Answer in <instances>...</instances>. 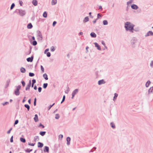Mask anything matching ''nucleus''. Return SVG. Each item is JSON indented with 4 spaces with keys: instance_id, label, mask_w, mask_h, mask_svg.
<instances>
[{
    "instance_id": "f257e3e1",
    "label": "nucleus",
    "mask_w": 153,
    "mask_h": 153,
    "mask_svg": "<svg viewBox=\"0 0 153 153\" xmlns=\"http://www.w3.org/2000/svg\"><path fill=\"white\" fill-rule=\"evenodd\" d=\"M134 25L129 22H127L125 23V27L126 31L133 33Z\"/></svg>"
},
{
    "instance_id": "f03ea898",
    "label": "nucleus",
    "mask_w": 153,
    "mask_h": 153,
    "mask_svg": "<svg viewBox=\"0 0 153 153\" xmlns=\"http://www.w3.org/2000/svg\"><path fill=\"white\" fill-rule=\"evenodd\" d=\"M137 39L135 37H133L130 41L131 46L132 48H135L137 46Z\"/></svg>"
},
{
    "instance_id": "7ed1b4c3",
    "label": "nucleus",
    "mask_w": 153,
    "mask_h": 153,
    "mask_svg": "<svg viewBox=\"0 0 153 153\" xmlns=\"http://www.w3.org/2000/svg\"><path fill=\"white\" fill-rule=\"evenodd\" d=\"M21 88V86L19 85L16 87V88L14 91V94L16 96H18L19 95L20 92L19 90Z\"/></svg>"
},
{
    "instance_id": "20e7f679",
    "label": "nucleus",
    "mask_w": 153,
    "mask_h": 153,
    "mask_svg": "<svg viewBox=\"0 0 153 153\" xmlns=\"http://www.w3.org/2000/svg\"><path fill=\"white\" fill-rule=\"evenodd\" d=\"M18 11L19 14L21 16H24L25 15L26 12L25 10L20 9L17 10Z\"/></svg>"
},
{
    "instance_id": "39448f33",
    "label": "nucleus",
    "mask_w": 153,
    "mask_h": 153,
    "mask_svg": "<svg viewBox=\"0 0 153 153\" xmlns=\"http://www.w3.org/2000/svg\"><path fill=\"white\" fill-rule=\"evenodd\" d=\"M105 82L103 79L99 80L98 81V84L99 85H101L102 84H105Z\"/></svg>"
},
{
    "instance_id": "423d86ee",
    "label": "nucleus",
    "mask_w": 153,
    "mask_h": 153,
    "mask_svg": "<svg viewBox=\"0 0 153 153\" xmlns=\"http://www.w3.org/2000/svg\"><path fill=\"white\" fill-rule=\"evenodd\" d=\"M150 36H153V32L151 31H149L145 35V36L147 37Z\"/></svg>"
},
{
    "instance_id": "0eeeda50",
    "label": "nucleus",
    "mask_w": 153,
    "mask_h": 153,
    "mask_svg": "<svg viewBox=\"0 0 153 153\" xmlns=\"http://www.w3.org/2000/svg\"><path fill=\"white\" fill-rule=\"evenodd\" d=\"M43 151L44 152H49V148L48 146H45L44 147Z\"/></svg>"
},
{
    "instance_id": "6e6552de",
    "label": "nucleus",
    "mask_w": 153,
    "mask_h": 153,
    "mask_svg": "<svg viewBox=\"0 0 153 153\" xmlns=\"http://www.w3.org/2000/svg\"><path fill=\"white\" fill-rule=\"evenodd\" d=\"M94 44L95 46V47H96L97 48V49L99 50H101V48L100 46V45L96 42L94 43Z\"/></svg>"
},
{
    "instance_id": "1a4fd4ad",
    "label": "nucleus",
    "mask_w": 153,
    "mask_h": 153,
    "mask_svg": "<svg viewBox=\"0 0 153 153\" xmlns=\"http://www.w3.org/2000/svg\"><path fill=\"white\" fill-rule=\"evenodd\" d=\"M71 138L69 137H68L66 138V141H67V144L68 145L70 144V141H71Z\"/></svg>"
},
{
    "instance_id": "9d476101",
    "label": "nucleus",
    "mask_w": 153,
    "mask_h": 153,
    "mask_svg": "<svg viewBox=\"0 0 153 153\" xmlns=\"http://www.w3.org/2000/svg\"><path fill=\"white\" fill-rule=\"evenodd\" d=\"M33 56H32L30 57H28L27 59V60L28 62H31L33 61Z\"/></svg>"
},
{
    "instance_id": "9b49d317",
    "label": "nucleus",
    "mask_w": 153,
    "mask_h": 153,
    "mask_svg": "<svg viewBox=\"0 0 153 153\" xmlns=\"http://www.w3.org/2000/svg\"><path fill=\"white\" fill-rule=\"evenodd\" d=\"M131 7L132 9L137 10L138 8V7L136 5L133 4L131 5Z\"/></svg>"
},
{
    "instance_id": "f8f14e48",
    "label": "nucleus",
    "mask_w": 153,
    "mask_h": 153,
    "mask_svg": "<svg viewBox=\"0 0 153 153\" xmlns=\"http://www.w3.org/2000/svg\"><path fill=\"white\" fill-rule=\"evenodd\" d=\"M44 144L43 143L40 142H38V147L39 148H41L43 147Z\"/></svg>"
},
{
    "instance_id": "ddd939ff",
    "label": "nucleus",
    "mask_w": 153,
    "mask_h": 153,
    "mask_svg": "<svg viewBox=\"0 0 153 153\" xmlns=\"http://www.w3.org/2000/svg\"><path fill=\"white\" fill-rule=\"evenodd\" d=\"M148 94H150L151 93H153V86L150 87L148 90Z\"/></svg>"
},
{
    "instance_id": "4468645a",
    "label": "nucleus",
    "mask_w": 153,
    "mask_h": 153,
    "mask_svg": "<svg viewBox=\"0 0 153 153\" xmlns=\"http://www.w3.org/2000/svg\"><path fill=\"white\" fill-rule=\"evenodd\" d=\"M118 96V94H117L116 93H115L114 94V97L113 99V100L115 102V101H116V100H117V97Z\"/></svg>"
},
{
    "instance_id": "2eb2a0df",
    "label": "nucleus",
    "mask_w": 153,
    "mask_h": 153,
    "mask_svg": "<svg viewBox=\"0 0 153 153\" xmlns=\"http://www.w3.org/2000/svg\"><path fill=\"white\" fill-rule=\"evenodd\" d=\"M90 36L92 38H96L97 36L96 34L93 32H92L90 33Z\"/></svg>"
},
{
    "instance_id": "dca6fc26",
    "label": "nucleus",
    "mask_w": 153,
    "mask_h": 153,
    "mask_svg": "<svg viewBox=\"0 0 153 153\" xmlns=\"http://www.w3.org/2000/svg\"><path fill=\"white\" fill-rule=\"evenodd\" d=\"M32 4L35 6H36L38 4V2L36 0H33L32 1Z\"/></svg>"
},
{
    "instance_id": "f3484780",
    "label": "nucleus",
    "mask_w": 153,
    "mask_h": 153,
    "mask_svg": "<svg viewBox=\"0 0 153 153\" xmlns=\"http://www.w3.org/2000/svg\"><path fill=\"white\" fill-rule=\"evenodd\" d=\"M89 21V19L88 17L87 16L84 18L83 20V22L84 23L87 22Z\"/></svg>"
},
{
    "instance_id": "a211bd4d",
    "label": "nucleus",
    "mask_w": 153,
    "mask_h": 153,
    "mask_svg": "<svg viewBox=\"0 0 153 153\" xmlns=\"http://www.w3.org/2000/svg\"><path fill=\"white\" fill-rule=\"evenodd\" d=\"M78 90L77 89H75L74 91L72 93V94L74 95L76 94L78 92Z\"/></svg>"
},
{
    "instance_id": "6ab92c4d",
    "label": "nucleus",
    "mask_w": 153,
    "mask_h": 153,
    "mask_svg": "<svg viewBox=\"0 0 153 153\" xmlns=\"http://www.w3.org/2000/svg\"><path fill=\"white\" fill-rule=\"evenodd\" d=\"M10 81V80H8L6 82V85L5 86V88H7L9 85Z\"/></svg>"
},
{
    "instance_id": "aec40b11",
    "label": "nucleus",
    "mask_w": 153,
    "mask_h": 153,
    "mask_svg": "<svg viewBox=\"0 0 153 153\" xmlns=\"http://www.w3.org/2000/svg\"><path fill=\"white\" fill-rule=\"evenodd\" d=\"M46 133V132L45 131H41L39 132V134L42 136H44Z\"/></svg>"
},
{
    "instance_id": "412c9836",
    "label": "nucleus",
    "mask_w": 153,
    "mask_h": 153,
    "mask_svg": "<svg viewBox=\"0 0 153 153\" xmlns=\"http://www.w3.org/2000/svg\"><path fill=\"white\" fill-rule=\"evenodd\" d=\"M110 126L113 129H115L116 128L113 122H111L110 123Z\"/></svg>"
},
{
    "instance_id": "4be33fe9",
    "label": "nucleus",
    "mask_w": 153,
    "mask_h": 153,
    "mask_svg": "<svg viewBox=\"0 0 153 153\" xmlns=\"http://www.w3.org/2000/svg\"><path fill=\"white\" fill-rule=\"evenodd\" d=\"M34 119L35 122H38L39 121L38 115H35V117L34 118Z\"/></svg>"
},
{
    "instance_id": "5701e85b",
    "label": "nucleus",
    "mask_w": 153,
    "mask_h": 153,
    "mask_svg": "<svg viewBox=\"0 0 153 153\" xmlns=\"http://www.w3.org/2000/svg\"><path fill=\"white\" fill-rule=\"evenodd\" d=\"M20 141L23 143H25L26 142V140L24 138L20 137Z\"/></svg>"
},
{
    "instance_id": "b1692460",
    "label": "nucleus",
    "mask_w": 153,
    "mask_h": 153,
    "mask_svg": "<svg viewBox=\"0 0 153 153\" xmlns=\"http://www.w3.org/2000/svg\"><path fill=\"white\" fill-rule=\"evenodd\" d=\"M43 76V77L44 78V79L45 80H48V75L46 74L45 73V74H44Z\"/></svg>"
},
{
    "instance_id": "393cba45",
    "label": "nucleus",
    "mask_w": 153,
    "mask_h": 153,
    "mask_svg": "<svg viewBox=\"0 0 153 153\" xmlns=\"http://www.w3.org/2000/svg\"><path fill=\"white\" fill-rule=\"evenodd\" d=\"M33 26L31 23H29L27 25V27L28 29H31L32 27Z\"/></svg>"
},
{
    "instance_id": "a878e982",
    "label": "nucleus",
    "mask_w": 153,
    "mask_h": 153,
    "mask_svg": "<svg viewBox=\"0 0 153 153\" xmlns=\"http://www.w3.org/2000/svg\"><path fill=\"white\" fill-rule=\"evenodd\" d=\"M57 3V0H52L51 4L52 5H54L56 4Z\"/></svg>"
},
{
    "instance_id": "bb28decb",
    "label": "nucleus",
    "mask_w": 153,
    "mask_h": 153,
    "mask_svg": "<svg viewBox=\"0 0 153 153\" xmlns=\"http://www.w3.org/2000/svg\"><path fill=\"white\" fill-rule=\"evenodd\" d=\"M150 83H151L150 81L149 80H148L146 83V87H148L149 86V85L150 84Z\"/></svg>"
},
{
    "instance_id": "cd10ccee",
    "label": "nucleus",
    "mask_w": 153,
    "mask_h": 153,
    "mask_svg": "<svg viewBox=\"0 0 153 153\" xmlns=\"http://www.w3.org/2000/svg\"><path fill=\"white\" fill-rule=\"evenodd\" d=\"M25 68H24L23 67H22L21 69H20V71H21V72L22 73H24L25 72Z\"/></svg>"
},
{
    "instance_id": "c85d7f7f",
    "label": "nucleus",
    "mask_w": 153,
    "mask_h": 153,
    "mask_svg": "<svg viewBox=\"0 0 153 153\" xmlns=\"http://www.w3.org/2000/svg\"><path fill=\"white\" fill-rule=\"evenodd\" d=\"M37 39L39 41H42V35H40V36H37Z\"/></svg>"
},
{
    "instance_id": "c756f323",
    "label": "nucleus",
    "mask_w": 153,
    "mask_h": 153,
    "mask_svg": "<svg viewBox=\"0 0 153 153\" xmlns=\"http://www.w3.org/2000/svg\"><path fill=\"white\" fill-rule=\"evenodd\" d=\"M134 0H130L127 2V5L128 6L131 4L133 3Z\"/></svg>"
},
{
    "instance_id": "7c9ffc66",
    "label": "nucleus",
    "mask_w": 153,
    "mask_h": 153,
    "mask_svg": "<svg viewBox=\"0 0 153 153\" xmlns=\"http://www.w3.org/2000/svg\"><path fill=\"white\" fill-rule=\"evenodd\" d=\"M103 24L104 25H108V23L107 20H104L103 21Z\"/></svg>"
},
{
    "instance_id": "2f4dec72",
    "label": "nucleus",
    "mask_w": 153,
    "mask_h": 153,
    "mask_svg": "<svg viewBox=\"0 0 153 153\" xmlns=\"http://www.w3.org/2000/svg\"><path fill=\"white\" fill-rule=\"evenodd\" d=\"M99 72L100 71H96L95 72V74L96 75L97 77H98V76L100 75L99 74Z\"/></svg>"
},
{
    "instance_id": "473e14b6",
    "label": "nucleus",
    "mask_w": 153,
    "mask_h": 153,
    "mask_svg": "<svg viewBox=\"0 0 153 153\" xmlns=\"http://www.w3.org/2000/svg\"><path fill=\"white\" fill-rule=\"evenodd\" d=\"M33 150L32 149H27L26 150H25V151L26 152H28V153H30Z\"/></svg>"
},
{
    "instance_id": "72a5a7b5",
    "label": "nucleus",
    "mask_w": 153,
    "mask_h": 153,
    "mask_svg": "<svg viewBox=\"0 0 153 153\" xmlns=\"http://www.w3.org/2000/svg\"><path fill=\"white\" fill-rule=\"evenodd\" d=\"M55 49L53 46H52L50 48L51 51L52 52H53L55 51Z\"/></svg>"
},
{
    "instance_id": "f704fd0d",
    "label": "nucleus",
    "mask_w": 153,
    "mask_h": 153,
    "mask_svg": "<svg viewBox=\"0 0 153 153\" xmlns=\"http://www.w3.org/2000/svg\"><path fill=\"white\" fill-rule=\"evenodd\" d=\"M43 16L44 18H46L47 17V12L46 11H45L44 12L43 14Z\"/></svg>"
},
{
    "instance_id": "c9c22d12",
    "label": "nucleus",
    "mask_w": 153,
    "mask_h": 153,
    "mask_svg": "<svg viewBox=\"0 0 153 153\" xmlns=\"http://www.w3.org/2000/svg\"><path fill=\"white\" fill-rule=\"evenodd\" d=\"M15 4L13 3L12 4L10 7V10H12L13 9V8L15 7Z\"/></svg>"
},
{
    "instance_id": "e433bc0d",
    "label": "nucleus",
    "mask_w": 153,
    "mask_h": 153,
    "mask_svg": "<svg viewBox=\"0 0 153 153\" xmlns=\"http://www.w3.org/2000/svg\"><path fill=\"white\" fill-rule=\"evenodd\" d=\"M37 139H38V140H39V137L38 136H36L35 137H34V141L35 142H36Z\"/></svg>"
},
{
    "instance_id": "4c0bfd02",
    "label": "nucleus",
    "mask_w": 153,
    "mask_h": 153,
    "mask_svg": "<svg viewBox=\"0 0 153 153\" xmlns=\"http://www.w3.org/2000/svg\"><path fill=\"white\" fill-rule=\"evenodd\" d=\"M24 106L27 109V110L29 111L30 109L29 105L27 104H25Z\"/></svg>"
},
{
    "instance_id": "58836bf2",
    "label": "nucleus",
    "mask_w": 153,
    "mask_h": 153,
    "mask_svg": "<svg viewBox=\"0 0 153 153\" xmlns=\"http://www.w3.org/2000/svg\"><path fill=\"white\" fill-rule=\"evenodd\" d=\"M48 84L47 83H45L43 85V88H46L47 87Z\"/></svg>"
},
{
    "instance_id": "ea45409f",
    "label": "nucleus",
    "mask_w": 153,
    "mask_h": 153,
    "mask_svg": "<svg viewBox=\"0 0 153 153\" xmlns=\"http://www.w3.org/2000/svg\"><path fill=\"white\" fill-rule=\"evenodd\" d=\"M30 86H30L29 85H28V84L26 87V88H25L26 90L27 91V90H29L30 89Z\"/></svg>"
},
{
    "instance_id": "a19ab883",
    "label": "nucleus",
    "mask_w": 153,
    "mask_h": 153,
    "mask_svg": "<svg viewBox=\"0 0 153 153\" xmlns=\"http://www.w3.org/2000/svg\"><path fill=\"white\" fill-rule=\"evenodd\" d=\"M101 43H102V45H103L104 46V47L105 48H106V49H107V48L105 44V43L104 42V41H102Z\"/></svg>"
},
{
    "instance_id": "79ce46f5",
    "label": "nucleus",
    "mask_w": 153,
    "mask_h": 153,
    "mask_svg": "<svg viewBox=\"0 0 153 153\" xmlns=\"http://www.w3.org/2000/svg\"><path fill=\"white\" fill-rule=\"evenodd\" d=\"M37 42L35 40L33 41L32 42V44L34 46L36 45H37Z\"/></svg>"
},
{
    "instance_id": "37998d69",
    "label": "nucleus",
    "mask_w": 153,
    "mask_h": 153,
    "mask_svg": "<svg viewBox=\"0 0 153 153\" xmlns=\"http://www.w3.org/2000/svg\"><path fill=\"white\" fill-rule=\"evenodd\" d=\"M140 30V29L139 28L137 27V28H135L134 29V30H133L134 31H135L136 32H138Z\"/></svg>"
},
{
    "instance_id": "c03bdc74",
    "label": "nucleus",
    "mask_w": 153,
    "mask_h": 153,
    "mask_svg": "<svg viewBox=\"0 0 153 153\" xmlns=\"http://www.w3.org/2000/svg\"><path fill=\"white\" fill-rule=\"evenodd\" d=\"M29 76L31 77L33 76H34V74L33 73L30 72L29 73Z\"/></svg>"
},
{
    "instance_id": "a18cd8bd",
    "label": "nucleus",
    "mask_w": 153,
    "mask_h": 153,
    "mask_svg": "<svg viewBox=\"0 0 153 153\" xmlns=\"http://www.w3.org/2000/svg\"><path fill=\"white\" fill-rule=\"evenodd\" d=\"M35 144V143H28V145L29 146H34Z\"/></svg>"
},
{
    "instance_id": "49530a36",
    "label": "nucleus",
    "mask_w": 153,
    "mask_h": 153,
    "mask_svg": "<svg viewBox=\"0 0 153 153\" xmlns=\"http://www.w3.org/2000/svg\"><path fill=\"white\" fill-rule=\"evenodd\" d=\"M102 17V15L100 14L99 13H98L97 14V19H99L101 17Z\"/></svg>"
},
{
    "instance_id": "de8ad7c7",
    "label": "nucleus",
    "mask_w": 153,
    "mask_h": 153,
    "mask_svg": "<svg viewBox=\"0 0 153 153\" xmlns=\"http://www.w3.org/2000/svg\"><path fill=\"white\" fill-rule=\"evenodd\" d=\"M41 127L42 128H45V126L42 125L41 123H40L38 127Z\"/></svg>"
},
{
    "instance_id": "09e8293b",
    "label": "nucleus",
    "mask_w": 153,
    "mask_h": 153,
    "mask_svg": "<svg viewBox=\"0 0 153 153\" xmlns=\"http://www.w3.org/2000/svg\"><path fill=\"white\" fill-rule=\"evenodd\" d=\"M37 36H40V35H42V34L40 31L38 30L37 31Z\"/></svg>"
},
{
    "instance_id": "8fccbe9b",
    "label": "nucleus",
    "mask_w": 153,
    "mask_h": 153,
    "mask_svg": "<svg viewBox=\"0 0 153 153\" xmlns=\"http://www.w3.org/2000/svg\"><path fill=\"white\" fill-rule=\"evenodd\" d=\"M65 95H64L63 97V98H62V100L61 102V103H62L63 102H64V101H65Z\"/></svg>"
},
{
    "instance_id": "3c124183",
    "label": "nucleus",
    "mask_w": 153,
    "mask_h": 153,
    "mask_svg": "<svg viewBox=\"0 0 153 153\" xmlns=\"http://www.w3.org/2000/svg\"><path fill=\"white\" fill-rule=\"evenodd\" d=\"M19 123V120H15L14 123V125L17 124Z\"/></svg>"
},
{
    "instance_id": "603ef678",
    "label": "nucleus",
    "mask_w": 153,
    "mask_h": 153,
    "mask_svg": "<svg viewBox=\"0 0 153 153\" xmlns=\"http://www.w3.org/2000/svg\"><path fill=\"white\" fill-rule=\"evenodd\" d=\"M13 136H12L10 139V141L11 143H13Z\"/></svg>"
},
{
    "instance_id": "864d4df0",
    "label": "nucleus",
    "mask_w": 153,
    "mask_h": 153,
    "mask_svg": "<svg viewBox=\"0 0 153 153\" xmlns=\"http://www.w3.org/2000/svg\"><path fill=\"white\" fill-rule=\"evenodd\" d=\"M55 104V103H54L53 105H50V106H49L48 107V110H49Z\"/></svg>"
},
{
    "instance_id": "5fc2aeb1",
    "label": "nucleus",
    "mask_w": 153,
    "mask_h": 153,
    "mask_svg": "<svg viewBox=\"0 0 153 153\" xmlns=\"http://www.w3.org/2000/svg\"><path fill=\"white\" fill-rule=\"evenodd\" d=\"M12 128H11L8 131H7V134H10V133L11 131L12 130Z\"/></svg>"
},
{
    "instance_id": "6e6d98bb",
    "label": "nucleus",
    "mask_w": 153,
    "mask_h": 153,
    "mask_svg": "<svg viewBox=\"0 0 153 153\" xmlns=\"http://www.w3.org/2000/svg\"><path fill=\"white\" fill-rule=\"evenodd\" d=\"M41 70L42 71V72H44V68L43 67V66L42 65H41Z\"/></svg>"
},
{
    "instance_id": "4d7b16f0",
    "label": "nucleus",
    "mask_w": 153,
    "mask_h": 153,
    "mask_svg": "<svg viewBox=\"0 0 153 153\" xmlns=\"http://www.w3.org/2000/svg\"><path fill=\"white\" fill-rule=\"evenodd\" d=\"M150 66L151 68H153V61L152 60L151 61Z\"/></svg>"
},
{
    "instance_id": "13d9d810",
    "label": "nucleus",
    "mask_w": 153,
    "mask_h": 153,
    "mask_svg": "<svg viewBox=\"0 0 153 153\" xmlns=\"http://www.w3.org/2000/svg\"><path fill=\"white\" fill-rule=\"evenodd\" d=\"M9 104V102H6L4 103H2V104L3 105H7Z\"/></svg>"
},
{
    "instance_id": "bf43d9fd",
    "label": "nucleus",
    "mask_w": 153,
    "mask_h": 153,
    "mask_svg": "<svg viewBox=\"0 0 153 153\" xmlns=\"http://www.w3.org/2000/svg\"><path fill=\"white\" fill-rule=\"evenodd\" d=\"M51 53L50 52H48V53H47V56L48 57H49L51 56Z\"/></svg>"
},
{
    "instance_id": "052dcab7",
    "label": "nucleus",
    "mask_w": 153,
    "mask_h": 153,
    "mask_svg": "<svg viewBox=\"0 0 153 153\" xmlns=\"http://www.w3.org/2000/svg\"><path fill=\"white\" fill-rule=\"evenodd\" d=\"M21 83H22V86L23 87L25 85V82L24 81H21Z\"/></svg>"
},
{
    "instance_id": "680f3d73",
    "label": "nucleus",
    "mask_w": 153,
    "mask_h": 153,
    "mask_svg": "<svg viewBox=\"0 0 153 153\" xmlns=\"http://www.w3.org/2000/svg\"><path fill=\"white\" fill-rule=\"evenodd\" d=\"M36 98H35L34 100V106H36Z\"/></svg>"
},
{
    "instance_id": "e2e57ef3",
    "label": "nucleus",
    "mask_w": 153,
    "mask_h": 153,
    "mask_svg": "<svg viewBox=\"0 0 153 153\" xmlns=\"http://www.w3.org/2000/svg\"><path fill=\"white\" fill-rule=\"evenodd\" d=\"M42 88L41 87H39L38 88V91L40 92L42 91Z\"/></svg>"
},
{
    "instance_id": "0e129e2a",
    "label": "nucleus",
    "mask_w": 153,
    "mask_h": 153,
    "mask_svg": "<svg viewBox=\"0 0 153 153\" xmlns=\"http://www.w3.org/2000/svg\"><path fill=\"white\" fill-rule=\"evenodd\" d=\"M56 21H54L53 23V24H52V25L53 27H54L55 25H56Z\"/></svg>"
},
{
    "instance_id": "69168bd1",
    "label": "nucleus",
    "mask_w": 153,
    "mask_h": 153,
    "mask_svg": "<svg viewBox=\"0 0 153 153\" xmlns=\"http://www.w3.org/2000/svg\"><path fill=\"white\" fill-rule=\"evenodd\" d=\"M32 83L35 84L36 82V80L35 79H33L32 80Z\"/></svg>"
},
{
    "instance_id": "338daca9",
    "label": "nucleus",
    "mask_w": 153,
    "mask_h": 153,
    "mask_svg": "<svg viewBox=\"0 0 153 153\" xmlns=\"http://www.w3.org/2000/svg\"><path fill=\"white\" fill-rule=\"evenodd\" d=\"M63 137V135L62 134H60L59 136V138H61V139Z\"/></svg>"
},
{
    "instance_id": "774afa93",
    "label": "nucleus",
    "mask_w": 153,
    "mask_h": 153,
    "mask_svg": "<svg viewBox=\"0 0 153 153\" xmlns=\"http://www.w3.org/2000/svg\"><path fill=\"white\" fill-rule=\"evenodd\" d=\"M59 115H56L55 118L56 119H58L59 118Z\"/></svg>"
}]
</instances>
